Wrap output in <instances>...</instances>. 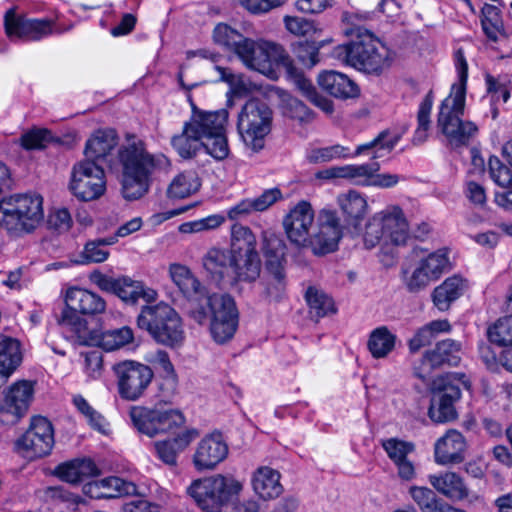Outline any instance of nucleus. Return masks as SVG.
Instances as JSON below:
<instances>
[{
	"mask_svg": "<svg viewBox=\"0 0 512 512\" xmlns=\"http://www.w3.org/2000/svg\"><path fill=\"white\" fill-rule=\"evenodd\" d=\"M459 83L453 84L450 94L442 101L437 116V126L453 148L468 146L478 134V126L469 120H463L465 111L468 64L460 48L454 54Z\"/></svg>",
	"mask_w": 512,
	"mask_h": 512,
	"instance_id": "1",
	"label": "nucleus"
},
{
	"mask_svg": "<svg viewBox=\"0 0 512 512\" xmlns=\"http://www.w3.org/2000/svg\"><path fill=\"white\" fill-rule=\"evenodd\" d=\"M180 86L185 89L187 94V101L191 107V116L185 122V125L190 128L201 141L206 152L216 160H224L229 155V145L226 135V127L228 123L229 113L226 109L217 111H206L200 109L193 101L190 91L199 86L200 82L186 83L184 81L183 66L177 75Z\"/></svg>",
	"mask_w": 512,
	"mask_h": 512,
	"instance_id": "2",
	"label": "nucleus"
},
{
	"mask_svg": "<svg viewBox=\"0 0 512 512\" xmlns=\"http://www.w3.org/2000/svg\"><path fill=\"white\" fill-rule=\"evenodd\" d=\"M334 57L363 73L380 76L392 65L389 48L375 36H366L363 40H350L338 45L333 51Z\"/></svg>",
	"mask_w": 512,
	"mask_h": 512,
	"instance_id": "3",
	"label": "nucleus"
},
{
	"mask_svg": "<svg viewBox=\"0 0 512 512\" xmlns=\"http://www.w3.org/2000/svg\"><path fill=\"white\" fill-rule=\"evenodd\" d=\"M136 323L139 329L147 331L158 344L176 348L184 342L182 319L178 312L166 303L144 306Z\"/></svg>",
	"mask_w": 512,
	"mask_h": 512,
	"instance_id": "4",
	"label": "nucleus"
},
{
	"mask_svg": "<svg viewBox=\"0 0 512 512\" xmlns=\"http://www.w3.org/2000/svg\"><path fill=\"white\" fill-rule=\"evenodd\" d=\"M170 160L163 154H151L145 142L130 135V200L146 195L157 171L167 172Z\"/></svg>",
	"mask_w": 512,
	"mask_h": 512,
	"instance_id": "5",
	"label": "nucleus"
},
{
	"mask_svg": "<svg viewBox=\"0 0 512 512\" xmlns=\"http://www.w3.org/2000/svg\"><path fill=\"white\" fill-rule=\"evenodd\" d=\"M0 225L7 231H33L43 220V199L38 194H16L0 201Z\"/></svg>",
	"mask_w": 512,
	"mask_h": 512,
	"instance_id": "6",
	"label": "nucleus"
},
{
	"mask_svg": "<svg viewBox=\"0 0 512 512\" xmlns=\"http://www.w3.org/2000/svg\"><path fill=\"white\" fill-rule=\"evenodd\" d=\"M271 125L272 110L260 99L248 100L238 115L237 129L240 137L245 145L255 152L264 147Z\"/></svg>",
	"mask_w": 512,
	"mask_h": 512,
	"instance_id": "7",
	"label": "nucleus"
},
{
	"mask_svg": "<svg viewBox=\"0 0 512 512\" xmlns=\"http://www.w3.org/2000/svg\"><path fill=\"white\" fill-rule=\"evenodd\" d=\"M240 489L241 484L233 478L215 475L195 480L188 487L187 492L202 510L220 512Z\"/></svg>",
	"mask_w": 512,
	"mask_h": 512,
	"instance_id": "8",
	"label": "nucleus"
},
{
	"mask_svg": "<svg viewBox=\"0 0 512 512\" xmlns=\"http://www.w3.org/2000/svg\"><path fill=\"white\" fill-rule=\"evenodd\" d=\"M236 55L243 64L261 74L270 76L274 73L273 64L284 66L289 58L285 49L277 43L247 38Z\"/></svg>",
	"mask_w": 512,
	"mask_h": 512,
	"instance_id": "9",
	"label": "nucleus"
},
{
	"mask_svg": "<svg viewBox=\"0 0 512 512\" xmlns=\"http://www.w3.org/2000/svg\"><path fill=\"white\" fill-rule=\"evenodd\" d=\"M71 193L82 201L100 198L106 190L103 168L92 160L77 162L71 171L69 183Z\"/></svg>",
	"mask_w": 512,
	"mask_h": 512,
	"instance_id": "10",
	"label": "nucleus"
},
{
	"mask_svg": "<svg viewBox=\"0 0 512 512\" xmlns=\"http://www.w3.org/2000/svg\"><path fill=\"white\" fill-rule=\"evenodd\" d=\"M207 304L211 310L210 334L219 344L229 341L238 327V310L234 299L227 294H213Z\"/></svg>",
	"mask_w": 512,
	"mask_h": 512,
	"instance_id": "11",
	"label": "nucleus"
},
{
	"mask_svg": "<svg viewBox=\"0 0 512 512\" xmlns=\"http://www.w3.org/2000/svg\"><path fill=\"white\" fill-rule=\"evenodd\" d=\"M130 418L139 433L153 437L159 433H170L185 423V417L179 410H151L133 407Z\"/></svg>",
	"mask_w": 512,
	"mask_h": 512,
	"instance_id": "12",
	"label": "nucleus"
},
{
	"mask_svg": "<svg viewBox=\"0 0 512 512\" xmlns=\"http://www.w3.org/2000/svg\"><path fill=\"white\" fill-rule=\"evenodd\" d=\"M53 445L52 424L42 416L33 417L29 429L15 443L16 450L28 459L48 455Z\"/></svg>",
	"mask_w": 512,
	"mask_h": 512,
	"instance_id": "13",
	"label": "nucleus"
},
{
	"mask_svg": "<svg viewBox=\"0 0 512 512\" xmlns=\"http://www.w3.org/2000/svg\"><path fill=\"white\" fill-rule=\"evenodd\" d=\"M318 230L309 240L307 248L314 255L323 256L338 249L339 241L344 235V227L337 212L331 209H322L317 217Z\"/></svg>",
	"mask_w": 512,
	"mask_h": 512,
	"instance_id": "14",
	"label": "nucleus"
},
{
	"mask_svg": "<svg viewBox=\"0 0 512 512\" xmlns=\"http://www.w3.org/2000/svg\"><path fill=\"white\" fill-rule=\"evenodd\" d=\"M461 392L449 376H438L432 382V398L429 417L437 423H444L456 418L454 403L460 398Z\"/></svg>",
	"mask_w": 512,
	"mask_h": 512,
	"instance_id": "15",
	"label": "nucleus"
},
{
	"mask_svg": "<svg viewBox=\"0 0 512 512\" xmlns=\"http://www.w3.org/2000/svg\"><path fill=\"white\" fill-rule=\"evenodd\" d=\"M315 212L310 202L299 201L284 217L283 228L289 241L297 247L307 248Z\"/></svg>",
	"mask_w": 512,
	"mask_h": 512,
	"instance_id": "16",
	"label": "nucleus"
},
{
	"mask_svg": "<svg viewBox=\"0 0 512 512\" xmlns=\"http://www.w3.org/2000/svg\"><path fill=\"white\" fill-rule=\"evenodd\" d=\"M4 26L10 39L39 41L53 33V22L51 20L19 16L14 9H9L5 13Z\"/></svg>",
	"mask_w": 512,
	"mask_h": 512,
	"instance_id": "17",
	"label": "nucleus"
},
{
	"mask_svg": "<svg viewBox=\"0 0 512 512\" xmlns=\"http://www.w3.org/2000/svg\"><path fill=\"white\" fill-rule=\"evenodd\" d=\"M33 396V386L29 381H18L6 392L0 403V422L16 424L27 412Z\"/></svg>",
	"mask_w": 512,
	"mask_h": 512,
	"instance_id": "18",
	"label": "nucleus"
},
{
	"mask_svg": "<svg viewBox=\"0 0 512 512\" xmlns=\"http://www.w3.org/2000/svg\"><path fill=\"white\" fill-rule=\"evenodd\" d=\"M461 361V344L453 339H445L436 344V346L424 353L422 358L423 370L416 371L415 374L420 379H425L432 369L441 367L445 364L457 366Z\"/></svg>",
	"mask_w": 512,
	"mask_h": 512,
	"instance_id": "19",
	"label": "nucleus"
},
{
	"mask_svg": "<svg viewBox=\"0 0 512 512\" xmlns=\"http://www.w3.org/2000/svg\"><path fill=\"white\" fill-rule=\"evenodd\" d=\"M228 455V445L221 433L204 437L197 445L193 464L198 471L212 470Z\"/></svg>",
	"mask_w": 512,
	"mask_h": 512,
	"instance_id": "20",
	"label": "nucleus"
},
{
	"mask_svg": "<svg viewBox=\"0 0 512 512\" xmlns=\"http://www.w3.org/2000/svg\"><path fill=\"white\" fill-rule=\"evenodd\" d=\"M382 447L389 459L397 468V475L403 481H412L416 477V466L410 459V454L415 450L412 442L389 438L382 442Z\"/></svg>",
	"mask_w": 512,
	"mask_h": 512,
	"instance_id": "21",
	"label": "nucleus"
},
{
	"mask_svg": "<svg viewBox=\"0 0 512 512\" xmlns=\"http://www.w3.org/2000/svg\"><path fill=\"white\" fill-rule=\"evenodd\" d=\"M466 441L457 430H449L434 446L435 462L440 465L459 464L465 459Z\"/></svg>",
	"mask_w": 512,
	"mask_h": 512,
	"instance_id": "22",
	"label": "nucleus"
},
{
	"mask_svg": "<svg viewBox=\"0 0 512 512\" xmlns=\"http://www.w3.org/2000/svg\"><path fill=\"white\" fill-rule=\"evenodd\" d=\"M386 241L394 245H404L409 238V224L403 210L396 205L377 212Z\"/></svg>",
	"mask_w": 512,
	"mask_h": 512,
	"instance_id": "23",
	"label": "nucleus"
},
{
	"mask_svg": "<svg viewBox=\"0 0 512 512\" xmlns=\"http://www.w3.org/2000/svg\"><path fill=\"white\" fill-rule=\"evenodd\" d=\"M283 68L297 89L307 100L326 114H331L334 111L333 102L317 91L311 80L306 78L303 73L295 67L290 57L285 62Z\"/></svg>",
	"mask_w": 512,
	"mask_h": 512,
	"instance_id": "24",
	"label": "nucleus"
},
{
	"mask_svg": "<svg viewBox=\"0 0 512 512\" xmlns=\"http://www.w3.org/2000/svg\"><path fill=\"white\" fill-rule=\"evenodd\" d=\"M318 86L338 99H350L359 95L357 84L347 75L336 71H323L317 77Z\"/></svg>",
	"mask_w": 512,
	"mask_h": 512,
	"instance_id": "25",
	"label": "nucleus"
},
{
	"mask_svg": "<svg viewBox=\"0 0 512 512\" xmlns=\"http://www.w3.org/2000/svg\"><path fill=\"white\" fill-rule=\"evenodd\" d=\"M202 265L207 275L217 284L231 283V253L228 249L212 247L202 258Z\"/></svg>",
	"mask_w": 512,
	"mask_h": 512,
	"instance_id": "26",
	"label": "nucleus"
},
{
	"mask_svg": "<svg viewBox=\"0 0 512 512\" xmlns=\"http://www.w3.org/2000/svg\"><path fill=\"white\" fill-rule=\"evenodd\" d=\"M429 483L438 493L452 501L464 500L470 493L464 478L453 471L430 475Z\"/></svg>",
	"mask_w": 512,
	"mask_h": 512,
	"instance_id": "27",
	"label": "nucleus"
},
{
	"mask_svg": "<svg viewBox=\"0 0 512 512\" xmlns=\"http://www.w3.org/2000/svg\"><path fill=\"white\" fill-rule=\"evenodd\" d=\"M65 303L69 308L79 311L81 315L95 316L102 314L106 309L105 300L98 294L73 287L67 290Z\"/></svg>",
	"mask_w": 512,
	"mask_h": 512,
	"instance_id": "28",
	"label": "nucleus"
},
{
	"mask_svg": "<svg viewBox=\"0 0 512 512\" xmlns=\"http://www.w3.org/2000/svg\"><path fill=\"white\" fill-rule=\"evenodd\" d=\"M337 204L347 224L358 231L369 209L366 197L355 190H349L337 196Z\"/></svg>",
	"mask_w": 512,
	"mask_h": 512,
	"instance_id": "29",
	"label": "nucleus"
},
{
	"mask_svg": "<svg viewBox=\"0 0 512 512\" xmlns=\"http://www.w3.org/2000/svg\"><path fill=\"white\" fill-rule=\"evenodd\" d=\"M261 251L264 257L265 270L286 268V244L279 235L270 230L262 231Z\"/></svg>",
	"mask_w": 512,
	"mask_h": 512,
	"instance_id": "30",
	"label": "nucleus"
},
{
	"mask_svg": "<svg viewBox=\"0 0 512 512\" xmlns=\"http://www.w3.org/2000/svg\"><path fill=\"white\" fill-rule=\"evenodd\" d=\"M119 137L114 129H98L87 140L85 145L86 160L107 158L118 145Z\"/></svg>",
	"mask_w": 512,
	"mask_h": 512,
	"instance_id": "31",
	"label": "nucleus"
},
{
	"mask_svg": "<svg viewBox=\"0 0 512 512\" xmlns=\"http://www.w3.org/2000/svg\"><path fill=\"white\" fill-rule=\"evenodd\" d=\"M231 283L254 282L261 273L259 253L231 254Z\"/></svg>",
	"mask_w": 512,
	"mask_h": 512,
	"instance_id": "32",
	"label": "nucleus"
},
{
	"mask_svg": "<svg viewBox=\"0 0 512 512\" xmlns=\"http://www.w3.org/2000/svg\"><path fill=\"white\" fill-rule=\"evenodd\" d=\"M54 474L62 481L76 484L89 477L98 474V468L89 458H76L60 463L54 470Z\"/></svg>",
	"mask_w": 512,
	"mask_h": 512,
	"instance_id": "33",
	"label": "nucleus"
},
{
	"mask_svg": "<svg viewBox=\"0 0 512 512\" xmlns=\"http://www.w3.org/2000/svg\"><path fill=\"white\" fill-rule=\"evenodd\" d=\"M198 436L199 432L197 429H187L173 439L155 442V450L158 457L165 464L174 466L177 463L178 453L184 450Z\"/></svg>",
	"mask_w": 512,
	"mask_h": 512,
	"instance_id": "34",
	"label": "nucleus"
},
{
	"mask_svg": "<svg viewBox=\"0 0 512 512\" xmlns=\"http://www.w3.org/2000/svg\"><path fill=\"white\" fill-rule=\"evenodd\" d=\"M467 288L466 280L454 275L448 277L432 292L434 306L440 311L449 310L451 304L461 297Z\"/></svg>",
	"mask_w": 512,
	"mask_h": 512,
	"instance_id": "35",
	"label": "nucleus"
},
{
	"mask_svg": "<svg viewBox=\"0 0 512 512\" xmlns=\"http://www.w3.org/2000/svg\"><path fill=\"white\" fill-rule=\"evenodd\" d=\"M22 360L21 343L13 337L0 334V377L9 379Z\"/></svg>",
	"mask_w": 512,
	"mask_h": 512,
	"instance_id": "36",
	"label": "nucleus"
},
{
	"mask_svg": "<svg viewBox=\"0 0 512 512\" xmlns=\"http://www.w3.org/2000/svg\"><path fill=\"white\" fill-rule=\"evenodd\" d=\"M57 322L64 329L73 333L79 343L84 345L94 344L96 334L89 329L87 320L80 316L79 311L66 305Z\"/></svg>",
	"mask_w": 512,
	"mask_h": 512,
	"instance_id": "37",
	"label": "nucleus"
},
{
	"mask_svg": "<svg viewBox=\"0 0 512 512\" xmlns=\"http://www.w3.org/2000/svg\"><path fill=\"white\" fill-rule=\"evenodd\" d=\"M253 489L264 500L277 498L283 492L280 473L270 467H260L254 474Z\"/></svg>",
	"mask_w": 512,
	"mask_h": 512,
	"instance_id": "38",
	"label": "nucleus"
},
{
	"mask_svg": "<svg viewBox=\"0 0 512 512\" xmlns=\"http://www.w3.org/2000/svg\"><path fill=\"white\" fill-rule=\"evenodd\" d=\"M169 274L173 283L188 300L190 298H199V296L203 295L205 288L188 267L176 263L171 264Z\"/></svg>",
	"mask_w": 512,
	"mask_h": 512,
	"instance_id": "39",
	"label": "nucleus"
},
{
	"mask_svg": "<svg viewBox=\"0 0 512 512\" xmlns=\"http://www.w3.org/2000/svg\"><path fill=\"white\" fill-rule=\"evenodd\" d=\"M126 235H128V225L124 224L118 229L115 236L87 242L81 255L83 259L81 263L88 264L104 262L109 256V252L105 247L116 243L118 236L124 237Z\"/></svg>",
	"mask_w": 512,
	"mask_h": 512,
	"instance_id": "40",
	"label": "nucleus"
},
{
	"mask_svg": "<svg viewBox=\"0 0 512 512\" xmlns=\"http://www.w3.org/2000/svg\"><path fill=\"white\" fill-rule=\"evenodd\" d=\"M228 251L231 254L259 253L256 235L248 226L239 223L232 225Z\"/></svg>",
	"mask_w": 512,
	"mask_h": 512,
	"instance_id": "41",
	"label": "nucleus"
},
{
	"mask_svg": "<svg viewBox=\"0 0 512 512\" xmlns=\"http://www.w3.org/2000/svg\"><path fill=\"white\" fill-rule=\"evenodd\" d=\"M370 14L359 11H344L341 15L343 33L351 40H363L367 36H375L366 28Z\"/></svg>",
	"mask_w": 512,
	"mask_h": 512,
	"instance_id": "42",
	"label": "nucleus"
},
{
	"mask_svg": "<svg viewBox=\"0 0 512 512\" xmlns=\"http://www.w3.org/2000/svg\"><path fill=\"white\" fill-rule=\"evenodd\" d=\"M396 339V335L386 326H380L370 333L367 348L373 358H385L393 351Z\"/></svg>",
	"mask_w": 512,
	"mask_h": 512,
	"instance_id": "43",
	"label": "nucleus"
},
{
	"mask_svg": "<svg viewBox=\"0 0 512 512\" xmlns=\"http://www.w3.org/2000/svg\"><path fill=\"white\" fill-rule=\"evenodd\" d=\"M305 298L309 306V314L316 320L334 314L336 308L331 297L314 287H309Z\"/></svg>",
	"mask_w": 512,
	"mask_h": 512,
	"instance_id": "44",
	"label": "nucleus"
},
{
	"mask_svg": "<svg viewBox=\"0 0 512 512\" xmlns=\"http://www.w3.org/2000/svg\"><path fill=\"white\" fill-rule=\"evenodd\" d=\"M481 24L485 35L493 42H497L499 36H506L500 10L490 4L482 8Z\"/></svg>",
	"mask_w": 512,
	"mask_h": 512,
	"instance_id": "45",
	"label": "nucleus"
},
{
	"mask_svg": "<svg viewBox=\"0 0 512 512\" xmlns=\"http://www.w3.org/2000/svg\"><path fill=\"white\" fill-rule=\"evenodd\" d=\"M152 378L153 372L149 366L130 361V401L143 394Z\"/></svg>",
	"mask_w": 512,
	"mask_h": 512,
	"instance_id": "46",
	"label": "nucleus"
},
{
	"mask_svg": "<svg viewBox=\"0 0 512 512\" xmlns=\"http://www.w3.org/2000/svg\"><path fill=\"white\" fill-rule=\"evenodd\" d=\"M171 144L177 153L185 159L194 157L203 147V141L194 135L185 124L182 132L172 137Z\"/></svg>",
	"mask_w": 512,
	"mask_h": 512,
	"instance_id": "47",
	"label": "nucleus"
},
{
	"mask_svg": "<svg viewBox=\"0 0 512 512\" xmlns=\"http://www.w3.org/2000/svg\"><path fill=\"white\" fill-rule=\"evenodd\" d=\"M399 139V135L384 130L371 142L358 146L355 155H360L366 150H374L372 159L383 157L394 149Z\"/></svg>",
	"mask_w": 512,
	"mask_h": 512,
	"instance_id": "48",
	"label": "nucleus"
},
{
	"mask_svg": "<svg viewBox=\"0 0 512 512\" xmlns=\"http://www.w3.org/2000/svg\"><path fill=\"white\" fill-rule=\"evenodd\" d=\"M88 493L94 498H115L126 491V483L118 477H108L90 483Z\"/></svg>",
	"mask_w": 512,
	"mask_h": 512,
	"instance_id": "49",
	"label": "nucleus"
},
{
	"mask_svg": "<svg viewBox=\"0 0 512 512\" xmlns=\"http://www.w3.org/2000/svg\"><path fill=\"white\" fill-rule=\"evenodd\" d=\"M433 92L429 91L420 103L417 113L418 126L415 130L413 143L422 144L428 138V130L430 127V114L433 106Z\"/></svg>",
	"mask_w": 512,
	"mask_h": 512,
	"instance_id": "50",
	"label": "nucleus"
},
{
	"mask_svg": "<svg viewBox=\"0 0 512 512\" xmlns=\"http://www.w3.org/2000/svg\"><path fill=\"white\" fill-rule=\"evenodd\" d=\"M200 183L193 172H182L170 183L167 194L171 198H186L198 190Z\"/></svg>",
	"mask_w": 512,
	"mask_h": 512,
	"instance_id": "51",
	"label": "nucleus"
},
{
	"mask_svg": "<svg viewBox=\"0 0 512 512\" xmlns=\"http://www.w3.org/2000/svg\"><path fill=\"white\" fill-rule=\"evenodd\" d=\"M489 342L499 347H512V314L497 320L487 329Z\"/></svg>",
	"mask_w": 512,
	"mask_h": 512,
	"instance_id": "52",
	"label": "nucleus"
},
{
	"mask_svg": "<svg viewBox=\"0 0 512 512\" xmlns=\"http://www.w3.org/2000/svg\"><path fill=\"white\" fill-rule=\"evenodd\" d=\"M90 280L101 290L117 295L124 302L128 301V282L125 277L113 278L95 271L91 273Z\"/></svg>",
	"mask_w": 512,
	"mask_h": 512,
	"instance_id": "53",
	"label": "nucleus"
},
{
	"mask_svg": "<svg viewBox=\"0 0 512 512\" xmlns=\"http://www.w3.org/2000/svg\"><path fill=\"white\" fill-rule=\"evenodd\" d=\"M107 164L110 172L114 174L122 184V194L128 198L126 189L128 184V148L122 146L117 155L110 154L107 157Z\"/></svg>",
	"mask_w": 512,
	"mask_h": 512,
	"instance_id": "54",
	"label": "nucleus"
},
{
	"mask_svg": "<svg viewBox=\"0 0 512 512\" xmlns=\"http://www.w3.org/2000/svg\"><path fill=\"white\" fill-rule=\"evenodd\" d=\"M213 39L217 44L232 50L236 54L240 46L247 40V37H244L229 25L219 23L213 30Z\"/></svg>",
	"mask_w": 512,
	"mask_h": 512,
	"instance_id": "55",
	"label": "nucleus"
},
{
	"mask_svg": "<svg viewBox=\"0 0 512 512\" xmlns=\"http://www.w3.org/2000/svg\"><path fill=\"white\" fill-rule=\"evenodd\" d=\"M265 271V293L270 299L278 301L284 296L286 291V268L267 269Z\"/></svg>",
	"mask_w": 512,
	"mask_h": 512,
	"instance_id": "56",
	"label": "nucleus"
},
{
	"mask_svg": "<svg viewBox=\"0 0 512 512\" xmlns=\"http://www.w3.org/2000/svg\"><path fill=\"white\" fill-rule=\"evenodd\" d=\"M282 111L286 117L300 123H309L314 119V112L299 99L286 96L282 99Z\"/></svg>",
	"mask_w": 512,
	"mask_h": 512,
	"instance_id": "57",
	"label": "nucleus"
},
{
	"mask_svg": "<svg viewBox=\"0 0 512 512\" xmlns=\"http://www.w3.org/2000/svg\"><path fill=\"white\" fill-rule=\"evenodd\" d=\"M409 493L422 512H441L440 507L445 504L438 500L435 493L428 487L412 486Z\"/></svg>",
	"mask_w": 512,
	"mask_h": 512,
	"instance_id": "58",
	"label": "nucleus"
},
{
	"mask_svg": "<svg viewBox=\"0 0 512 512\" xmlns=\"http://www.w3.org/2000/svg\"><path fill=\"white\" fill-rule=\"evenodd\" d=\"M73 404L78 411L87 419L89 425L99 431L102 434H106L108 431V423L105 418L96 411L87 400L81 396L76 395L73 397Z\"/></svg>",
	"mask_w": 512,
	"mask_h": 512,
	"instance_id": "59",
	"label": "nucleus"
},
{
	"mask_svg": "<svg viewBox=\"0 0 512 512\" xmlns=\"http://www.w3.org/2000/svg\"><path fill=\"white\" fill-rule=\"evenodd\" d=\"M418 265L428 274L432 281H436L449 268V259L446 253L437 251L422 259Z\"/></svg>",
	"mask_w": 512,
	"mask_h": 512,
	"instance_id": "60",
	"label": "nucleus"
},
{
	"mask_svg": "<svg viewBox=\"0 0 512 512\" xmlns=\"http://www.w3.org/2000/svg\"><path fill=\"white\" fill-rule=\"evenodd\" d=\"M379 170V164L372 162L362 165H344V179L357 185H372L373 175Z\"/></svg>",
	"mask_w": 512,
	"mask_h": 512,
	"instance_id": "61",
	"label": "nucleus"
},
{
	"mask_svg": "<svg viewBox=\"0 0 512 512\" xmlns=\"http://www.w3.org/2000/svg\"><path fill=\"white\" fill-rule=\"evenodd\" d=\"M349 156V148L336 144L328 147L312 149L307 155L310 163H325L335 159L346 158Z\"/></svg>",
	"mask_w": 512,
	"mask_h": 512,
	"instance_id": "62",
	"label": "nucleus"
},
{
	"mask_svg": "<svg viewBox=\"0 0 512 512\" xmlns=\"http://www.w3.org/2000/svg\"><path fill=\"white\" fill-rule=\"evenodd\" d=\"M128 343V327L124 326L120 329L109 330L101 334L100 337L96 335L94 344H98L106 351H113L121 348Z\"/></svg>",
	"mask_w": 512,
	"mask_h": 512,
	"instance_id": "63",
	"label": "nucleus"
},
{
	"mask_svg": "<svg viewBox=\"0 0 512 512\" xmlns=\"http://www.w3.org/2000/svg\"><path fill=\"white\" fill-rule=\"evenodd\" d=\"M320 46L316 42L299 41L293 45L296 58L307 68H312L320 61Z\"/></svg>",
	"mask_w": 512,
	"mask_h": 512,
	"instance_id": "64",
	"label": "nucleus"
}]
</instances>
